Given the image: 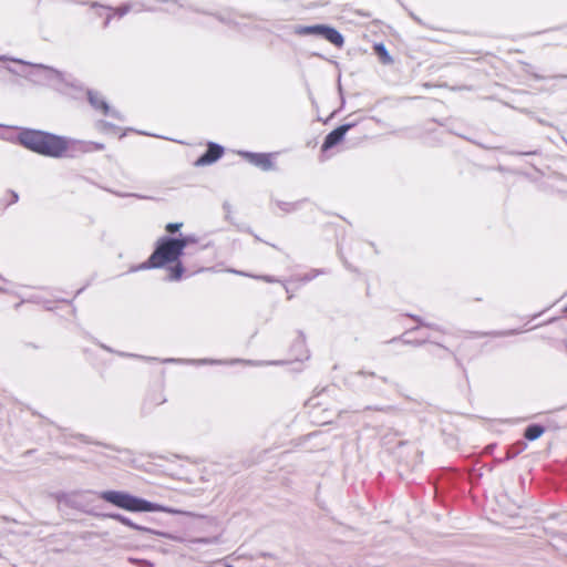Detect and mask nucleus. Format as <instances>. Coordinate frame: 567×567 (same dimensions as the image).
I'll return each instance as SVG.
<instances>
[{
	"label": "nucleus",
	"instance_id": "nucleus-17",
	"mask_svg": "<svg viewBox=\"0 0 567 567\" xmlns=\"http://www.w3.org/2000/svg\"><path fill=\"white\" fill-rule=\"evenodd\" d=\"M425 87H432L433 85L431 84H424Z\"/></svg>",
	"mask_w": 567,
	"mask_h": 567
},
{
	"label": "nucleus",
	"instance_id": "nucleus-11",
	"mask_svg": "<svg viewBox=\"0 0 567 567\" xmlns=\"http://www.w3.org/2000/svg\"><path fill=\"white\" fill-rule=\"evenodd\" d=\"M184 268L179 261L169 269L168 277L171 280H178L183 275Z\"/></svg>",
	"mask_w": 567,
	"mask_h": 567
},
{
	"label": "nucleus",
	"instance_id": "nucleus-4",
	"mask_svg": "<svg viewBox=\"0 0 567 567\" xmlns=\"http://www.w3.org/2000/svg\"><path fill=\"white\" fill-rule=\"evenodd\" d=\"M297 33L300 35H320L337 48H341L344 43L342 34L337 29L324 24L300 27Z\"/></svg>",
	"mask_w": 567,
	"mask_h": 567
},
{
	"label": "nucleus",
	"instance_id": "nucleus-13",
	"mask_svg": "<svg viewBox=\"0 0 567 567\" xmlns=\"http://www.w3.org/2000/svg\"><path fill=\"white\" fill-rule=\"evenodd\" d=\"M128 561L133 565H136L138 567H153V563L146 560V559H138V558H133V557H130L128 558Z\"/></svg>",
	"mask_w": 567,
	"mask_h": 567
},
{
	"label": "nucleus",
	"instance_id": "nucleus-6",
	"mask_svg": "<svg viewBox=\"0 0 567 567\" xmlns=\"http://www.w3.org/2000/svg\"><path fill=\"white\" fill-rule=\"evenodd\" d=\"M352 127L353 124H343L334 128L326 136L321 150L326 152L341 143L347 132Z\"/></svg>",
	"mask_w": 567,
	"mask_h": 567
},
{
	"label": "nucleus",
	"instance_id": "nucleus-10",
	"mask_svg": "<svg viewBox=\"0 0 567 567\" xmlns=\"http://www.w3.org/2000/svg\"><path fill=\"white\" fill-rule=\"evenodd\" d=\"M544 432H545L544 426L533 424V425L527 426V429L525 430L524 436H525V439H527L529 441H534V440L540 437Z\"/></svg>",
	"mask_w": 567,
	"mask_h": 567
},
{
	"label": "nucleus",
	"instance_id": "nucleus-12",
	"mask_svg": "<svg viewBox=\"0 0 567 567\" xmlns=\"http://www.w3.org/2000/svg\"><path fill=\"white\" fill-rule=\"evenodd\" d=\"M18 194L12 192V190H8L6 194H4V197H3V203L4 205L9 206V205H12L14 203L18 202Z\"/></svg>",
	"mask_w": 567,
	"mask_h": 567
},
{
	"label": "nucleus",
	"instance_id": "nucleus-9",
	"mask_svg": "<svg viewBox=\"0 0 567 567\" xmlns=\"http://www.w3.org/2000/svg\"><path fill=\"white\" fill-rule=\"evenodd\" d=\"M373 51L382 64L389 65L394 62L383 43H375L373 45Z\"/></svg>",
	"mask_w": 567,
	"mask_h": 567
},
{
	"label": "nucleus",
	"instance_id": "nucleus-15",
	"mask_svg": "<svg viewBox=\"0 0 567 567\" xmlns=\"http://www.w3.org/2000/svg\"><path fill=\"white\" fill-rule=\"evenodd\" d=\"M112 517L125 526L135 527L134 524L127 517H124L122 515H113Z\"/></svg>",
	"mask_w": 567,
	"mask_h": 567
},
{
	"label": "nucleus",
	"instance_id": "nucleus-18",
	"mask_svg": "<svg viewBox=\"0 0 567 567\" xmlns=\"http://www.w3.org/2000/svg\"><path fill=\"white\" fill-rule=\"evenodd\" d=\"M564 313H566V315H567V307L564 309Z\"/></svg>",
	"mask_w": 567,
	"mask_h": 567
},
{
	"label": "nucleus",
	"instance_id": "nucleus-5",
	"mask_svg": "<svg viewBox=\"0 0 567 567\" xmlns=\"http://www.w3.org/2000/svg\"><path fill=\"white\" fill-rule=\"evenodd\" d=\"M274 153H248L247 161L262 171H272L276 168Z\"/></svg>",
	"mask_w": 567,
	"mask_h": 567
},
{
	"label": "nucleus",
	"instance_id": "nucleus-3",
	"mask_svg": "<svg viewBox=\"0 0 567 567\" xmlns=\"http://www.w3.org/2000/svg\"><path fill=\"white\" fill-rule=\"evenodd\" d=\"M101 498L127 512H168V509L162 505L138 498L126 492L106 491L101 494Z\"/></svg>",
	"mask_w": 567,
	"mask_h": 567
},
{
	"label": "nucleus",
	"instance_id": "nucleus-8",
	"mask_svg": "<svg viewBox=\"0 0 567 567\" xmlns=\"http://www.w3.org/2000/svg\"><path fill=\"white\" fill-rule=\"evenodd\" d=\"M89 101H90L91 105L95 110L100 111L102 114H104V115L110 114L111 109H110L109 104L106 103V101L101 95H99L96 93H90Z\"/></svg>",
	"mask_w": 567,
	"mask_h": 567
},
{
	"label": "nucleus",
	"instance_id": "nucleus-7",
	"mask_svg": "<svg viewBox=\"0 0 567 567\" xmlns=\"http://www.w3.org/2000/svg\"><path fill=\"white\" fill-rule=\"evenodd\" d=\"M224 154V148L215 143H208L207 151L197 158L196 166H206L218 161Z\"/></svg>",
	"mask_w": 567,
	"mask_h": 567
},
{
	"label": "nucleus",
	"instance_id": "nucleus-1",
	"mask_svg": "<svg viewBox=\"0 0 567 567\" xmlns=\"http://www.w3.org/2000/svg\"><path fill=\"white\" fill-rule=\"evenodd\" d=\"M17 140L23 147L49 157H61L69 147L65 138L37 130H23Z\"/></svg>",
	"mask_w": 567,
	"mask_h": 567
},
{
	"label": "nucleus",
	"instance_id": "nucleus-2",
	"mask_svg": "<svg viewBox=\"0 0 567 567\" xmlns=\"http://www.w3.org/2000/svg\"><path fill=\"white\" fill-rule=\"evenodd\" d=\"M186 238H163L158 241L157 247L150 256L147 265L141 268H159L169 262L178 261L183 250L187 246Z\"/></svg>",
	"mask_w": 567,
	"mask_h": 567
},
{
	"label": "nucleus",
	"instance_id": "nucleus-16",
	"mask_svg": "<svg viewBox=\"0 0 567 567\" xmlns=\"http://www.w3.org/2000/svg\"><path fill=\"white\" fill-rule=\"evenodd\" d=\"M97 150H102L103 148V145H97L96 146Z\"/></svg>",
	"mask_w": 567,
	"mask_h": 567
},
{
	"label": "nucleus",
	"instance_id": "nucleus-14",
	"mask_svg": "<svg viewBox=\"0 0 567 567\" xmlns=\"http://www.w3.org/2000/svg\"><path fill=\"white\" fill-rule=\"evenodd\" d=\"M183 226L182 223H168L166 226H165V230L169 234H174L176 231H178L181 229V227Z\"/></svg>",
	"mask_w": 567,
	"mask_h": 567
}]
</instances>
